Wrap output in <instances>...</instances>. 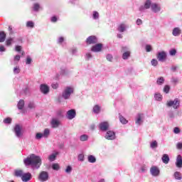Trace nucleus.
Returning a JSON list of instances; mask_svg holds the SVG:
<instances>
[{
    "mask_svg": "<svg viewBox=\"0 0 182 182\" xmlns=\"http://www.w3.org/2000/svg\"><path fill=\"white\" fill-rule=\"evenodd\" d=\"M23 163L26 167L31 166L33 170H38L41 168V166H42V159H41L39 156L31 154L23 159Z\"/></svg>",
    "mask_w": 182,
    "mask_h": 182,
    "instance_id": "f257e3e1",
    "label": "nucleus"
},
{
    "mask_svg": "<svg viewBox=\"0 0 182 182\" xmlns=\"http://www.w3.org/2000/svg\"><path fill=\"white\" fill-rule=\"evenodd\" d=\"M150 9L153 14H160L161 12V5L159 3H153L151 0H146L144 4L139 7V11L143 14Z\"/></svg>",
    "mask_w": 182,
    "mask_h": 182,
    "instance_id": "f03ea898",
    "label": "nucleus"
},
{
    "mask_svg": "<svg viewBox=\"0 0 182 182\" xmlns=\"http://www.w3.org/2000/svg\"><path fill=\"white\" fill-rule=\"evenodd\" d=\"M74 89L73 87L68 86L64 88L62 92L61 97L64 99V100H69L70 99V96L73 95Z\"/></svg>",
    "mask_w": 182,
    "mask_h": 182,
    "instance_id": "7ed1b4c3",
    "label": "nucleus"
},
{
    "mask_svg": "<svg viewBox=\"0 0 182 182\" xmlns=\"http://www.w3.org/2000/svg\"><path fill=\"white\" fill-rule=\"evenodd\" d=\"M181 103V100L178 98H175L174 100H171L166 101V107H173L174 110H177L180 109V104Z\"/></svg>",
    "mask_w": 182,
    "mask_h": 182,
    "instance_id": "20e7f679",
    "label": "nucleus"
},
{
    "mask_svg": "<svg viewBox=\"0 0 182 182\" xmlns=\"http://www.w3.org/2000/svg\"><path fill=\"white\" fill-rule=\"evenodd\" d=\"M49 134H50V130H49V129H45L43 133L38 132L36 134V140H41L42 137H44V139H48V137H49Z\"/></svg>",
    "mask_w": 182,
    "mask_h": 182,
    "instance_id": "39448f33",
    "label": "nucleus"
},
{
    "mask_svg": "<svg viewBox=\"0 0 182 182\" xmlns=\"http://www.w3.org/2000/svg\"><path fill=\"white\" fill-rule=\"evenodd\" d=\"M98 42L99 39H97L96 36H90L85 40L86 45H96V43H98Z\"/></svg>",
    "mask_w": 182,
    "mask_h": 182,
    "instance_id": "423d86ee",
    "label": "nucleus"
},
{
    "mask_svg": "<svg viewBox=\"0 0 182 182\" xmlns=\"http://www.w3.org/2000/svg\"><path fill=\"white\" fill-rule=\"evenodd\" d=\"M109 127L110 124L107 121L102 122L98 125V128L100 132H107L109 131Z\"/></svg>",
    "mask_w": 182,
    "mask_h": 182,
    "instance_id": "0eeeda50",
    "label": "nucleus"
},
{
    "mask_svg": "<svg viewBox=\"0 0 182 182\" xmlns=\"http://www.w3.org/2000/svg\"><path fill=\"white\" fill-rule=\"evenodd\" d=\"M105 138L107 140H116V132L114 131L108 130L105 133Z\"/></svg>",
    "mask_w": 182,
    "mask_h": 182,
    "instance_id": "6e6552de",
    "label": "nucleus"
},
{
    "mask_svg": "<svg viewBox=\"0 0 182 182\" xmlns=\"http://www.w3.org/2000/svg\"><path fill=\"white\" fill-rule=\"evenodd\" d=\"M38 180L42 182L48 181L49 180V173L45 171H41L38 176Z\"/></svg>",
    "mask_w": 182,
    "mask_h": 182,
    "instance_id": "1a4fd4ad",
    "label": "nucleus"
},
{
    "mask_svg": "<svg viewBox=\"0 0 182 182\" xmlns=\"http://www.w3.org/2000/svg\"><path fill=\"white\" fill-rule=\"evenodd\" d=\"M14 132L15 133L16 136L18 137V139L22 137V135L23 134L22 133V128L21 127V125L16 124L14 128Z\"/></svg>",
    "mask_w": 182,
    "mask_h": 182,
    "instance_id": "9d476101",
    "label": "nucleus"
},
{
    "mask_svg": "<svg viewBox=\"0 0 182 182\" xmlns=\"http://www.w3.org/2000/svg\"><path fill=\"white\" fill-rule=\"evenodd\" d=\"M156 58L159 62H164L167 59V53L166 51L158 52Z\"/></svg>",
    "mask_w": 182,
    "mask_h": 182,
    "instance_id": "9b49d317",
    "label": "nucleus"
},
{
    "mask_svg": "<svg viewBox=\"0 0 182 182\" xmlns=\"http://www.w3.org/2000/svg\"><path fill=\"white\" fill-rule=\"evenodd\" d=\"M102 49H103V44L102 43H96L91 48V52H94L95 53H97L99 52H102Z\"/></svg>",
    "mask_w": 182,
    "mask_h": 182,
    "instance_id": "f8f14e48",
    "label": "nucleus"
},
{
    "mask_svg": "<svg viewBox=\"0 0 182 182\" xmlns=\"http://www.w3.org/2000/svg\"><path fill=\"white\" fill-rule=\"evenodd\" d=\"M66 117L68 120H72L76 117V110L72 109L67 112Z\"/></svg>",
    "mask_w": 182,
    "mask_h": 182,
    "instance_id": "ddd939ff",
    "label": "nucleus"
},
{
    "mask_svg": "<svg viewBox=\"0 0 182 182\" xmlns=\"http://www.w3.org/2000/svg\"><path fill=\"white\" fill-rule=\"evenodd\" d=\"M150 173L154 177H157L160 175V169L157 166H152L150 168Z\"/></svg>",
    "mask_w": 182,
    "mask_h": 182,
    "instance_id": "4468645a",
    "label": "nucleus"
},
{
    "mask_svg": "<svg viewBox=\"0 0 182 182\" xmlns=\"http://www.w3.org/2000/svg\"><path fill=\"white\" fill-rule=\"evenodd\" d=\"M40 90L43 95H48L49 93V86L46 84H41L40 85Z\"/></svg>",
    "mask_w": 182,
    "mask_h": 182,
    "instance_id": "2eb2a0df",
    "label": "nucleus"
},
{
    "mask_svg": "<svg viewBox=\"0 0 182 182\" xmlns=\"http://www.w3.org/2000/svg\"><path fill=\"white\" fill-rule=\"evenodd\" d=\"M31 178H32V174L29 172L23 173L21 177V180L23 182H28L31 181Z\"/></svg>",
    "mask_w": 182,
    "mask_h": 182,
    "instance_id": "dca6fc26",
    "label": "nucleus"
},
{
    "mask_svg": "<svg viewBox=\"0 0 182 182\" xmlns=\"http://www.w3.org/2000/svg\"><path fill=\"white\" fill-rule=\"evenodd\" d=\"M176 166V167H178V168H182V156H181V155L177 156Z\"/></svg>",
    "mask_w": 182,
    "mask_h": 182,
    "instance_id": "f3484780",
    "label": "nucleus"
},
{
    "mask_svg": "<svg viewBox=\"0 0 182 182\" xmlns=\"http://www.w3.org/2000/svg\"><path fill=\"white\" fill-rule=\"evenodd\" d=\"M143 117L144 114H138L136 115V124H138L139 126H140V124H141V123H143Z\"/></svg>",
    "mask_w": 182,
    "mask_h": 182,
    "instance_id": "a211bd4d",
    "label": "nucleus"
},
{
    "mask_svg": "<svg viewBox=\"0 0 182 182\" xmlns=\"http://www.w3.org/2000/svg\"><path fill=\"white\" fill-rule=\"evenodd\" d=\"M172 35L173 36H180L181 35V29L178 27H176L172 31Z\"/></svg>",
    "mask_w": 182,
    "mask_h": 182,
    "instance_id": "6ab92c4d",
    "label": "nucleus"
},
{
    "mask_svg": "<svg viewBox=\"0 0 182 182\" xmlns=\"http://www.w3.org/2000/svg\"><path fill=\"white\" fill-rule=\"evenodd\" d=\"M161 160L164 164H168L170 161V157L168 156V154H164L161 157Z\"/></svg>",
    "mask_w": 182,
    "mask_h": 182,
    "instance_id": "aec40b11",
    "label": "nucleus"
},
{
    "mask_svg": "<svg viewBox=\"0 0 182 182\" xmlns=\"http://www.w3.org/2000/svg\"><path fill=\"white\" fill-rule=\"evenodd\" d=\"M17 107H18V110H22V109H23V107H25V100H20L18 102Z\"/></svg>",
    "mask_w": 182,
    "mask_h": 182,
    "instance_id": "412c9836",
    "label": "nucleus"
},
{
    "mask_svg": "<svg viewBox=\"0 0 182 182\" xmlns=\"http://www.w3.org/2000/svg\"><path fill=\"white\" fill-rule=\"evenodd\" d=\"M127 26H126V24L124 23H121L119 24V26H118L117 28V31L118 32H121V33H123L126 31Z\"/></svg>",
    "mask_w": 182,
    "mask_h": 182,
    "instance_id": "4be33fe9",
    "label": "nucleus"
},
{
    "mask_svg": "<svg viewBox=\"0 0 182 182\" xmlns=\"http://www.w3.org/2000/svg\"><path fill=\"white\" fill-rule=\"evenodd\" d=\"M101 109L102 108L100 107V106H99V105H96L93 107L92 112L93 113H95V114H99V113H100Z\"/></svg>",
    "mask_w": 182,
    "mask_h": 182,
    "instance_id": "5701e85b",
    "label": "nucleus"
},
{
    "mask_svg": "<svg viewBox=\"0 0 182 182\" xmlns=\"http://www.w3.org/2000/svg\"><path fill=\"white\" fill-rule=\"evenodd\" d=\"M51 124H52V127L56 128V127H59L60 122H59V120L56 119H53L51 121Z\"/></svg>",
    "mask_w": 182,
    "mask_h": 182,
    "instance_id": "b1692460",
    "label": "nucleus"
},
{
    "mask_svg": "<svg viewBox=\"0 0 182 182\" xmlns=\"http://www.w3.org/2000/svg\"><path fill=\"white\" fill-rule=\"evenodd\" d=\"M58 154H59V153H58V152L51 154L48 156L49 161H55V160H56V156H58Z\"/></svg>",
    "mask_w": 182,
    "mask_h": 182,
    "instance_id": "393cba45",
    "label": "nucleus"
},
{
    "mask_svg": "<svg viewBox=\"0 0 182 182\" xmlns=\"http://www.w3.org/2000/svg\"><path fill=\"white\" fill-rule=\"evenodd\" d=\"M100 18V14L97 11H94L92 12V19H94V21H99Z\"/></svg>",
    "mask_w": 182,
    "mask_h": 182,
    "instance_id": "a878e982",
    "label": "nucleus"
},
{
    "mask_svg": "<svg viewBox=\"0 0 182 182\" xmlns=\"http://www.w3.org/2000/svg\"><path fill=\"white\" fill-rule=\"evenodd\" d=\"M168 116L169 119H171V120H174V119H176V117H177V115H176V114H174V111L168 112Z\"/></svg>",
    "mask_w": 182,
    "mask_h": 182,
    "instance_id": "bb28decb",
    "label": "nucleus"
},
{
    "mask_svg": "<svg viewBox=\"0 0 182 182\" xmlns=\"http://www.w3.org/2000/svg\"><path fill=\"white\" fill-rule=\"evenodd\" d=\"M21 60V55H16L14 56V62H11V65H17L18 62Z\"/></svg>",
    "mask_w": 182,
    "mask_h": 182,
    "instance_id": "cd10ccee",
    "label": "nucleus"
},
{
    "mask_svg": "<svg viewBox=\"0 0 182 182\" xmlns=\"http://www.w3.org/2000/svg\"><path fill=\"white\" fill-rule=\"evenodd\" d=\"M5 39H6V34H5V32L1 31L0 32V43L5 42Z\"/></svg>",
    "mask_w": 182,
    "mask_h": 182,
    "instance_id": "c85d7f7f",
    "label": "nucleus"
},
{
    "mask_svg": "<svg viewBox=\"0 0 182 182\" xmlns=\"http://www.w3.org/2000/svg\"><path fill=\"white\" fill-rule=\"evenodd\" d=\"M154 99L158 102H161V100H163V95H161L160 93H155Z\"/></svg>",
    "mask_w": 182,
    "mask_h": 182,
    "instance_id": "c756f323",
    "label": "nucleus"
},
{
    "mask_svg": "<svg viewBox=\"0 0 182 182\" xmlns=\"http://www.w3.org/2000/svg\"><path fill=\"white\" fill-rule=\"evenodd\" d=\"M164 77H159L156 80V84L159 85V86H161V85L164 84Z\"/></svg>",
    "mask_w": 182,
    "mask_h": 182,
    "instance_id": "7c9ffc66",
    "label": "nucleus"
},
{
    "mask_svg": "<svg viewBox=\"0 0 182 182\" xmlns=\"http://www.w3.org/2000/svg\"><path fill=\"white\" fill-rule=\"evenodd\" d=\"M15 176L16 177H21V178H22V176H23V171L22 170H16L15 171Z\"/></svg>",
    "mask_w": 182,
    "mask_h": 182,
    "instance_id": "2f4dec72",
    "label": "nucleus"
},
{
    "mask_svg": "<svg viewBox=\"0 0 182 182\" xmlns=\"http://www.w3.org/2000/svg\"><path fill=\"white\" fill-rule=\"evenodd\" d=\"M39 9H41V5L38 3H35L33 5V11H34V12H38Z\"/></svg>",
    "mask_w": 182,
    "mask_h": 182,
    "instance_id": "473e14b6",
    "label": "nucleus"
},
{
    "mask_svg": "<svg viewBox=\"0 0 182 182\" xmlns=\"http://www.w3.org/2000/svg\"><path fill=\"white\" fill-rule=\"evenodd\" d=\"M89 163H96V157L93 155H90L87 157Z\"/></svg>",
    "mask_w": 182,
    "mask_h": 182,
    "instance_id": "72a5a7b5",
    "label": "nucleus"
},
{
    "mask_svg": "<svg viewBox=\"0 0 182 182\" xmlns=\"http://www.w3.org/2000/svg\"><path fill=\"white\" fill-rule=\"evenodd\" d=\"M129 58H130V51H126L122 54V59H124V60H127Z\"/></svg>",
    "mask_w": 182,
    "mask_h": 182,
    "instance_id": "f704fd0d",
    "label": "nucleus"
},
{
    "mask_svg": "<svg viewBox=\"0 0 182 182\" xmlns=\"http://www.w3.org/2000/svg\"><path fill=\"white\" fill-rule=\"evenodd\" d=\"M26 27L33 28L35 27V23L33 21H28L26 23Z\"/></svg>",
    "mask_w": 182,
    "mask_h": 182,
    "instance_id": "c9c22d12",
    "label": "nucleus"
},
{
    "mask_svg": "<svg viewBox=\"0 0 182 182\" xmlns=\"http://www.w3.org/2000/svg\"><path fill=\"white\" fill-rule=\"evenodd\" d=\"M13 73L14 75H19V73H21V68H19V66H16L14 70H13Z\"/></svg>",
    "mask_w": 182,
    "mask_h": 182,
    "instance_id": "e433bc0d",
    "label": "nucleus"
},
{
    "mask_svg": "<svg viewBox=\"0 0 182 182\" xmlns=\"http://www.w3.org/2000/svg\"><path fill=\"white\" fill-rule=\"evenodd\" d=\"M89 139V136L87 134H82L80 136V141H87V140Z\"/></svg>",
    "mask_w": 182,
    "mask_h": 182,
    "instance_id": "4c0bfd02",
    "label": "nucleus"
},
{
    "mask_svg": "<svg viewBox=\"0 0 182 182\" xmlns=\"http://www.w3.org/2000/svg\"><path fill=\"white\" fill-rule=\"evenodd\" d=\"M23 92L26 96H29L31 95V90L28 87H26L24 89H23Z\"/></svg>",
    "mask_w": 182,
    "mask_h": 182,
    "instance_id": "58836bf2",
    "label": "nucleus"
},
{
    "mask_svg": "<svg viewBox=\"0 0 182 182\" xmlns=\"http://www.w3.org/2000/svg\"><path fill=\"white\" fill-rule=\"evenodd\" d=\"M51 167L53 170H55V171H58L60 169V166H59V164H53Z\"/></svg>",
    "mask_w": 182,
    "mask_h": 182,
    "instance_id": "ea45409f",
    "label": "nucleus"
},
{
    "mask_svg": "<svg viewBox=\"0 0 182 182\" xmlns=\"http://www.w3.org/2000/svg\"><path fill=\"white\" fill-rule=\"evenodd\" d=\"M174 177H175L176 180H181V178H182L181 173L178 171H176L174 173Z\"/></svg>",
    "mask_w": 182,
    "mask_h": 182,
    "instance_id": "a19ab883",
    "label": "nucleus"
},
{
    "mask_svg": "<svg viewBox=\"0 0 182 182\" xmlns=\"http://www.w3.org/2000/svg\"><path fill=\"white\" fill-rule=\"evenodd\" d=\"M173 133L174 134H180V133H181V129H180V127H176L173 128Z\"/></svg>",
    "mask_w": 182,
    "mask_h": 182,
    "instance_id": "79ce46f5",
    "label": "nucleus"
},
{
    "mask_svg": "<svg viewBox=\"0 0 182 182\" xmlns=\"http://www.w3.org/2000/svg\"><path fill=\"white\" fill-rule=\"evenodd\" d=\"M5 124H11L12 123V118L7 117L4 120Z\"/></svg>",
    "mask_w": 182,
    "mask_h": 182,
    "instance_id": "37998d69",
    "label": "nucleus"
},
{
    "mask_svg": "<svg viewBox=\"0 0 182 182\" xmlns=\"http://www.w3.org/2000/svg\"><path fill=\"white\" fill-rule=\"evenodd\" d=\"M119 121L122 124H127V120L122 115H119Z\"/></svg>",
    "mask_w": 182,
    "mask_h": 182,
    "instance_id": "c03bdc74",
    "label": "nucleus"
},
{
    "mask_svg": "<svg viewBox=\"0 0 182 182\" xmlns=\"http://www.w3.org/2000/svg\"><path fill=\"white\" fill-rule=\"evenodd\" d=\"M176 53H177V50H176V48H172L169 50V55L171 56H176Z\"/></svg>",
    "mask_w": 182,
    "mask_h": 182,
    "instance_id": "a18cd8bd",
    "label": "nucleus"
},
{
    "mask_svg": "<svg viewBox=\"0 0 182 182\" xmlns=\"http://www.w3.org/2000/svg\"><path fill=\"white\" fill-rule=\"evenodd\" d=\"M12 42H14V38H9L6 41V46H11L12 45Z\"/></svg>",
    "mask_w": 182,
    "mask_h": 182,
    "instance_id": "49530a36",
    "label": "nucleus"
},
{
    "mask_svg": "<svg viewBox=\"0 0 182 182\" xmlns=\"http://www.w3.org/2000/svg\"><path fill=\"white\" fill-rule=\"evenodd\" d=\"M77 160L79 161H85V155L83 154H80L77 156Z\"/></svg>",
    "mask_w": 182,
    "mask_h": 182,
    "instance_id": "de8ad7c7",
    "label": "nucleus"
},
{
    "mask_svg": "<svg viewBox=\"0 0 182 182\" xmlns=\"http://www.w3.org/2000/svg\"><path fill=\"white\" fill-rule=\"evenodd\" d=\"M164 93H166V94L169 93V92H170V85H165L164 87Z\"/></svg>",
    "mask_w": 182,
    "mask_h": 182,
    "instance_id": "09e8293b",
    "label": "nucleus"
},
{
    "mask_svg": "<svg viewBox=\"0 0 182 182\" xmlns=\"http://www.w3.org/2000/svg\"><path fill=\"white\" fill-rule=\"evenodd\" d=\"M158 146L157 141H154L151 142V149H156Z\"/></svg>",
    "mask_w": 182,
    "mask_h": 182,
    "instance_id": "8fccbe9b",
    "label": "nucleus"
},
{
    "mask_svg": "<svg viewBox=\"0 0 182 182\" xmlns=\"http://www.w3.org/2000/svg\"><path fill=\"white\" fill-rule=\"evenodd\" d=\"M151 64L152 66H157L159 65V61H157L156 59H152L151 61Z\"/></svg>",
    "mask_w": 182,
    "mask_h": 182,
    "instance_id": "3c124183",
    "label": "nucleus"
},
{
    "mask_svg": "<svg viewBox=\"0 0 182 182\" xmlns=\"http://www.w3.org/2000/svg\"><path fill=\"white\" fill-rule=\"evenodd\" d=\"M32 63V58H31V56L28 55L26 60V65H31Z\"/></svg>",
    "mask_w": 182,
    "mask_h": 182,
    "instance_id": "603ef678",
    "label": "nucleus"
},
{
    "mask_svg": "<svg viewBox=\"0 0 182 182\" xmlns=\"http://www.w3.org/2000/svg\"><path fill=\"white\" fill-rule=\"evenodd\" d=\"M106 59L108 62H112V60H113V55L112 54H107L106 55Z\"/></svg>",
    "mask_w": 182,
    "mask_h": 182,
    "instance_id": "864d4df0",
    "label": "nucleus"
},
{
    "mask_svg": "<svg viewBox=\"0 0 182 182\" xmlns=\"http://www.w3.org/2000/svg\"><path fill=\"white\" fill-rule=\"evenodd\" d=\"M147 171V166L146 165H143L140 168L141 173H146Z\"/></svg>",
    "mask_w": 182,
    "mask_h": 182,
    "instance_id": "5fc2aeb1",
    "label": "nucleus"
},
{
    "mask_svg": "<svg viewBox=\"0 0 182 182\" xmlns=\"http://www.w3.org/2000/svg\"><path fill=\"white\" fill-rule=\"evenodd\" d=\"M72 166H68L66 169H65V173H67L68 174H70V173H72Z\"/></svg>",
    "mask_w": 182,
    "mask_h": 182,
    "instance_id": "6e6d98bb",
    "label": "nucleus"
},
{
    "mask_svg": "<svg viewBox=\"0 0 182 182\" xmlns=\"http://www.w3.org/2000/svg\"><path fill=\"white\" fill-rule=\"evenodd\" d=\"M28 107L29 109H35V107H36V106H35V102H30L28 103Z\"/></svg>",
    "mask_w": 182,
    "mask_h": 182,
    "instance_id": "4d7b16f0",
    "label": "nucleus"
},
{
    "mask_svg": "<svg viewBox=\"0 0 182 182\" xmlns=\"http://www.w3.org/2000/svg\"><path fill=\"white\" fill-rule=\"evenodd\" d=\"M92 53H86V55H85L86 60H90V59H92Z\"/></svg>",
    "mask_w": 182,
    "mask_h": 182,
    "instance_id": "13d9d810",
    "label": "nucleus"
},
{
    "mask_svg": "<svg viewBox=\"0 0 182 182\" xmlns=\"http://www.w3.org/2000/svg\"><path fill=\"white\" fill-rule=\"evenodd\" d=\"M63 42H65V38L63 37H59L57 40V43H59L60 45H61V43Z\"/></svg>",
    "mask_w": 182,
    "mask_h": 182,
    "instance_id": "bf43d9fd",
    "label": "nucleus"
},
{
    "mask_svg": "<svg viewBox=\"0 0 182 182\" xmlns=\"http://www.w3.org/2000/svg\"><path fill=\"white\" fill-rule=\"evenodd\" d=\"M51 87L53 89H58L59 87V84L58 82L51 84Z\"/></svg>",
    "mask_w": 182,
    "mask_h": 182,
    "instance_id": "052dcab7",
    "label": "nucleus"
},
{
    "mask_svg": "<svg viewBox=\"0 0 182 182\" xmlns=\"http://www.w3.org/2000/svg\"><path fill=\"white\" fill-rule=\"evenodd\" d=\"M145 49L146 52H151V49H152L151 46L146 45L145 47Z\"/></svg>",
    "mask_w": 182,
    "mask_h": 182,
    "instance_id": "680f3d73",
    "label": "nucleus"
},
{
    "mask_svg": "<svg viewBox=\"0 0 182 182\" xmlns=\"http://www.w3.org/2000/svg\"><path fill=\"white\" fill-rule=\"evenodd\" d=\"M15 50H16V52H21V50H22V46H16Z\"/></svg>",
    "mask_w": 182,
    "mask_h": 182,
    "instance_id": "e2e57ef3",
    "label": "nucleus"
},
{
    "mask_svg": "<svg viewBox=\"0 0 182 182\" xmlns=\"http://www.w3.org/2000/svg\"><path fill=\"white\" fill-rule=\"evenodd\" d=\"M171 82H172V83H178V78L173 77Z\"/></svg>",
    "mask_w": 182,
    "mask_h": 182,
    "instance_id": "0e129e2a",
    "label": "nucleus"
},
{
    "mask_svg": "<svg viewBox=\"0 0 182 182\" xmlns=\"http://www.w3.org/2000/svg\"><path fill=\"white\" fill-rule=\"evenodd\" d=\"M72 55H77V48H74L72 49Z\"/></svg>",
    "mask_w": 182,
    "mask_h": 182,
    "instance_id": "69168bd1",
    "label": "nucleus"
},
{
    "mask_svg": "<svg viewBox=\"0 0 182 182\" xmlns=\"http://www.w3.org/2000/svg\"><path fill=\"white\" fill-rule=\"evenodd\" d=\"M60 75H66V69L61 68L60 72Z\"/></svg>",
    "mask_w": 182,
    "mask_h": 182,
    "instance_id": "338daca9",
    "label": "nucleus"
},
{
    "mask_svg": "<svg viewBox=\"0 0 182 182\" xmlns=\"http://www.w3.org/2000/svg\"><path fill=\"white\" fill-rule=\"evenodd\" d=\"M177 149H178L179 150H181L182 149V143L181 142H178L176 145Z\"/></svg>",
    "mask_w": 182,
    "mask_h": 182,
    "instance_id": "774afa93",
    "label": "nucleus"
}]
</instances>
